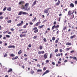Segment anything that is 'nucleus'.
<instances>
[{
  "label": "nucleus",
  "instance_id": "obj_60",
  "mask_svg": "<svg viewBox=\"0 0 77 77\" xmlns=\"http://www.w3.org/2000/svg\"><path fill=\"white\" fill-rule=\"evenodd\" d=\"M37 66H38V67H39V68H40V65L37 64Z\"/></svg>",
  "mask_w": 77,
  "mask_h": 77
},
{
  "label": "nucleus",
  "instance_id": "obj_37",
  "mask_svg": "<svg viewBox=\"0 0 77 77\" xmlns=\"http://www.w3.org/2000/svg\"><path fill=\"white\" fill-rule=\"evenodd\" d=\"M57 35H58L59 33V30H58L57 32Z\"/></svg>",
  "mask_w": 77,
  "mask_h": 77
},
{
  "label": "nucleus",
  "instance_id": "obj_55",
  "mask_svg": "<svg viewBox=\"0 0 77 77\" xmlns=\"http://www.w3.org/2000/svg\"><path fill=\"white\" fill-rule=\"evenodd\" d=\"M29 24L30 25H33V23L30 22H29Z\"/></svg>",
  "mask_w": 77,
  "mask_h": 77
},
{
  "label": "nucleus",
  "instance_id": "obj_12",
  "mask_svg": "<svg viewBox=\"0 0 77 77\" xmlns=\"http://www.w3.org/2000/svg\"><path fill=\"white\" fill-rule=\"evenodd\" d=\"M60 3V2L59 0H58V2L56 3V6H58Z\"/></svg>",
  "mask_w": 77,
  "mask_h": 77
},
{
  "label": "nucleus",
  "instance_id": "obj_30",
  "mask_svg": "<svg viewBox=\"0 0 77 77\" xmlns=\"http://www.w3.org/2000/svg\"><path fill=\"white\" fill-rule=\"evenodd\" d=\"M69 50H70V48H67L66 49V51H68Z\"/></svg>",
  "mask_w": 77,
  "mask_h": 77
},
{
  "label": "nucleus",
  "instance_id": "obj_61",
  "mask_svg": "<svg viewBox=\"0 0 77 77\" xmlns=\"http://www.w3.org/2000/svg\"><path fill=\"white\" fill-rule=\"evenodd\" d=\"M24 60H25V61H27V58H25L24 59Z\"/></svg>",
  "mask_w": 77,
  "mask_h": 77
},
{
  "label": "nucleus",
  "instance_id": "obj_4",
  "mask_svg": "<svg viewBox=\"0 0 77 77\" xmlns=\"http://www.w3.org/2000/svg\"><path fill=\"white\" fill-rule=\"evenodd\" d=\"M50 9H51V8H48L47 9H46L44 11L45 13H46V14H47L48 13V11Z\"/></svg>",
  "mask_w": 77,
  "mask_h": 77
},
{
  "label": "nucleus",
  "instance_id": "obj_34",
  "mask_svg": "<svg viewBox=\"0 0 77 77\" xmlns=\"http://www.w3.org/2000/svg\"><path fill=\"white\" fill-rule=\"evenodd\" d=\"M67 28V27L65 26L63 29V30H66V28Z\"/></svg>",
  "mask_w": 77,
  "mask_h": 77
},
{
  "label": "nucleus",
  "instance_id": "obj_32",
  "mask_svg": "<svg viewBox=\"0 0 77 77\" xmlns=\"http://www.w3.org/2000/svg\"><path fill=\"white\" fill-rule=\"evenodd\" d=\"M56 38H55V37H53L52 38V39L53 41H54L55 40V39Z\"/></svg>",
  "mask_w": 77,
  "mask_h": 77
},
{
  "label": "nucleus",
  "instance_id": "obj_2",
  "mask_svg": "<svg viewBox=\"0 0 77 77\" xmlns=\"http://www.w3.org/2000/svg\"><path fill=\"white\" fill-rule=\"evenodd\" d=\"M27 31H26V32H22V34H20V37H21V38L22 37H25L26 36V34H23V33H27Z\"/></svg>",
  "mask_w": 77,
  "mask_h": 77
},
{
  "label": "nucleus",
  "instance_id": "obj_56",
  "mask_svg": "<svg viewBox=\"0 0 77 77\" xmlns=\"http://www.w3.org/2000/svg\"><path fill=\"white\" fill-rule=\"evenodd\" d=\"M3 16H1L0 17V20H1V19H3Z\"/></svg>",
  "mask_w": 77,
  "mask_h": 77
},
{
  "label": "nucleus",
  "instance_id": "obj_48",
  "mask_svg": "<svg viewBox=\"0 0 77 77\" xmlns=\"http://www.w3.org/2000/svg\"><path fill=\"white\" fill-rule=\"evenodd\" d=\"M43 70L44 71H45V70H46V67H44Z\"/></svg>",
  "mask_w": 77,
  "mask_h": 77
},
{
  "label": "nucleus",
  "instance_id": "obj_40",
  "mask_svg": "<svg viewBox=\"0 0 77 77\" xmlns=\"http://www.w3.org/2000/svg\"><path fill=\"white\" fill-rule=\"evenodd\" d=\"M6 56H8V54H5L4 55V57H6Z\"/></svg>",
  "mask_w": 77,
  "mask_h": 77
},
{
  "label": "nucleus",
  "instance_id": "obj_22",
  "mask_svg": "<svg viewBox=\"0 0 77 77\" xmlns=\"http://www.w3.org/2000/svg\"><path fill=\"white\" fill-rule=\"evenodd\" d=\"M17 26H18V27H19V26H22V24H21V23H20L17 24Z\"/></svg>",
  "mask_w": 77,
  "mask_h": 77
},
{
  "label": "nucleus",
  "instance_id": "obj_23",
  "mask_svg": "<svg viewBox=\"0 0 77 77\" xmlns=\"http://www.w3.org/2000/svg\"><path fill=\"white\" fill-rule=\"evenodd\" d=\"M75 35H73V36H72L70 37V39H73L74 38V37H75Z\"/></svg>",
  "mask_w": 77,
  "mask_h": 77
},
{
  "label": "nucleus",
  "instance_id": "obj_27",
  "mask_svg": "<svg viewBox=\"0 0 77 77\" xmlns=\"http://www.w3.org/2000/svg\"><path fill=\"white\" fill-rule=\"evenodd\" d=\"M11 22H12V21H11V20H8L7 21V23H11Z\"/></svg>",
  "mask_w": 77,
  "mask_h": 77
},
{
  "label": "nucleus",
  "instance_id": "obj_25",
  "mask_svg": "<svg viewBox=\"0 0 77 77\" xmlns=\"http://www.w3.org/2000/svg\"><path fill=\"white\" fill-rule=\"evenodd\" d=\"M10 55L11 56V57H14V56H15V54H11Z\"/></svg>",
  "mask_w": 77,
  "mask_h": 77
},
{
  "label": "nucleus",
  "instance_id": "obj_36",
  "mask_svg": "<svg viewBox=\"0 0 77 77\" xmlns=\"http://www.w3.org/2000/svg\"><path fill=\"white\" fill-rule=\"evenodd\" d=\"M59 51V50H58V49H55L54 51L55 53H56L57 52V51Z\"/></svg>",
  "mask_w": 77,
  "mask_h": 77
},
{
  "label": "nucleus",
  "instance_id": "obj_53",
  "mask_svg": "<svg viewBox=\"0 0 77 77\" xmlns=\"http://www.w3.org/2000/svg\"><path fill=\"white\" fill-rule=\"evenodd\" d=\"M46 63H48L49 62V60H47L46 61Z\"/></svg>",
  "mask_w": 77,
  "mask_h": 77
},
{
  "label": "nucleus",
  "instance_id": "obj_10",
  "mask_svg": "<svg viewBox=\"0 0 77 77\" xmlns=\"http://www.w3.org/2000/svg\"><path fill=\"white\" fill-rule=\"evenodd\" d=\"M70 8H74V5L73 3H72L70 5Z\"/></svg>",
  "mask_w": 77,
  "mask_h": 77
},
{
  "label": "nucleus",
  "instance_id": "obj_44",
  "mask_svg": "<svg viewBox=\"0 0 77 77\" xmlns=\"http://www.w3.org/2000/svg\"><path fill=\"white\" fill-rule=\"evenodd\" d=\"M71 17H72V19H73V18H74V15L73 14L71 16Z\"/></svg>",
  "mask_w": 77,
  "mask_h": 77
},
{
  "label": "nucleus",
  "instance_id": "obj_16",
  "mask_svg": "<svg viewBox=\"0 0 77 77\" xmlns=\"http://www.w3.org/2000/svg\"><path fill=\"white\" fill-rule=\"evenodd\" d=\"M11 71H12V69H9V70H8V72H11Z\"/></svg>",
  "mask_w": 77,
  "mask_h": 77
},
{
  "label": "nucleus",
  "instance_id": "obj_8",
  "mask_svg": "<svg viewBox=\"0 0 77 77\" xmlns=\"http://www.w3.org/2000/svg\"><path fill=\"white\" fill-rule=\"evenodd\" d=\"M41 22L40 21V20H39V21L37 23L35 24V26H38L39 24H41Z\"/></svg>",
  "mask_w": 77,
  "mask_h": 77
},
{
  "label": "nucleus",
  "instance_id": "obj_28",
  "mask_svg": "<svg viewBox=\"0 0 77 77\" xmlns=\"http://www.w3.org/2000/svg\"><path fill=\"white\" fill-rule=\"evenodd\" d=\"M39 47L40 50L42 49V46H41V45H40Z\"/></svg>",
  "mask_w": 77,
  "mask_h": 77
},
{
  "label": "nucleus",
  "instance_id": "obj_33",
  "mask_svg": "<svg viewBox=\"0 0 77 77\" xmlns=\"http://www.w3.org/2000/svg\"><path fill=\"white\" fill-rule=\"evenodd\" d=\"M43 40L44 41V42H47V40H46V38H44L43 39Z\"/></svg>",
  "mask_w": 77,
  "mask_h": 77
},
{
  "label": "nucleus",
  "instance_id": "obj_62",
  "mask_svg": "<svg viewBox=\"0 0 77 77\" xmlns=\"http://www.w3.org/2000/svg\"><path fill=\"white\" fill-rule=\"evenodd\" d=\"M75 5H77V1H75Z\"/></svg>",
  "mask_w": 77,
  "mask_h": 77
},
{
  "label": "nucleus",
  "instance_id": "obj_46",
  "mask_svg": "<svg viewBox=\"0 0 77 77\" xmlns=\"http://www.w3.org/2000/svg\"><path fill=\"white\" fill-rule=\"evenodd\" d=\"M53 54H51L50 56V58H51V57L52 56Z\"/></svg>",
  "mask_w": 77,
  "mask_h": 77
},
{
  "label": "nucleus",
  "instance_id": "obj_20",
  "mask_svg": "<svg viewBox=\"0 0 77 77\" xmlns=\"http://www.w3.org/2000/svg\"><path fill=\"white\" fill-rule=\"evenodd\" d=\"M36 17H35L32 20V22H35L36 21Z\"/></svg>",
  "mask_w": 77,
  "mask_h": 77
},
{
  "label": "nucleus",
  "instance_id": "obj_7",
  "mask_svg": "<svg viewBox=\"0 0 77 77\" xmlns=\"http://www.w3.org/2000/svg\"><path fill=\"white\" fill-rule=\"evenodd\" d=\"M38 2V1L36 0H35L34 2L32 5V6H34L35 5H36V2Z\"/></svg>",
  "mask_w": 77,
  "mask_h": 77
},
{
  "label": "nucleus",
  "instance_id": "obj_42",
  "mask_svg": "<svg viewBox=\"0 0 77 77\" xmlns=\"http://www.w3.org/2000/svg\"><path fill=\"white\" fill-rule=\"evenodd\" d=\"M28 47H29V48H30L31 47H32V45L31 44H29L28 46Z\"/></svg>",
  "mask_w": 77,
  "mask_h": 77
},
{
  "label": "nucleus",
  "instance_id": "obj_35",
  "mask_svg": "<svg viewBox=\"0 0 77 77\" xmlns=\"http://www.w3.org/2000/svg\"><path fill=\"white\" fill-rule=\"evenodd\" d=\"M60 56V54H57L56 55V56L57 57H58V56Z\"/></svg>",
  "mask_w": 77,
  "mask_h": 77
},
{
  "label": "nucleus",
  "instance_id": "obj_6",
  "mask_svg": "<svg viewBox=\"0 0 77 77\" xmlns=\"http://www.w3.org/2000/svg\"><path fill=\"white\" fill-rule=\"evenodd\" d=\"M50 72V71L47 70L42 75V76H43V75H45V74H47V73H48V72Z\"/></svg>",
  "mask_w": 77,
  "mask_h": 77
},
{
  "label": "nucleus",
  "instance_id": "obj_11",
  "mask_svg": "<svg viewBox=\"0 0 77 77\" xmlns=\"http://www.w3.org/2000/svg\"><path fill=\"white\" fill-rule=\"evenodd\" d=\"M66 45H71L72 44H71V43L67 42L66 43Z\"/></svg>",
  "mask_w": 77,
  "mask_h": 77
},
{
  "label": "nucleus",
  "instance_id": "obj_9",
  "mask_svg": "<svg viewBox=\"0 0 77 77\" xmlns=\"http://www.w3.org/2000/svg\"><path fill=\"white\" fill-rule=\"evenodd\" d=\"M15 47L14 45L11 46L10 45L8 46V48H15Z\"/></svg>",
  "mask_w": 77,
  "mask_h": 77
},
{
  "label": "nucleus",
  "instance_id": "obj_51",
  "mask_svg": "<svg viewBox=\"0 0 77 77\" xmlns=\"http://www.w3.org/2000/svg\"><path fill=\"white\" fill-rule=\"evenodd\" d=\"M26 27V25H24L23 26V29H25Z\"/></svg>",
  "mask_w": 77,
  "mask_h": 77
},
{
  "label": "nucleus",
  "instance_id": "obj_17",
  "mask_svg": "<svg viewBox=\"0 0 77 77\" xmlns=\"http://www.w3.org/2000/svg\"><path fill=\"white\" fill-rule=\"evenodd\" d=\"M44 58H45V59H46L47 58V55L46 54H45L44 55Z\"/></svg>",
  "mask_w": 77,
  "mask_h": 77
},
{
  "label": "nucleus",
  "instance_id": "obj_21",
  "mask_svg": "<svg viewBox=\"0 0 77 77\" xmlns=\"http://www.w3.org/2000/svg\"><path fill=\"white\" fill-rule=\"evenodd\" d=\"M22 14H23V11H20L18 15H21Z\"/></svg>",
  "mask_w": 77,
  "mask_h": 77
},
{
  "label": "nucleus",
  "instance_id": "obj_1",
  "mask_svg": "<svg viewBox=\"0 0 77 77\" xmlns=\"http://www.w3.org/2000/svg\"><path fill=\"white\" fill-rule=\"evenodd\" d=\"M29 3H27L25 4V6L23 5H22L21 6L22 8L27 11H30V8L29 7L28 8V6H29Z\"/></svg>",
  "mask_w": 77,
  "mask_h": 77
},
{
  "label": "nucleus",
  "instance_id": "obj_59",
  "mask_svg": "<svg viewBox=\"0 0 77 77\" xmlns=\"http://www.w3.org/2000/svg\"><path fill=\"white\" fill-rule=\"evenodd\" d=\"M60 53H62V51H63V50H62V49H60Z\"/></svg>",
  "mask_w": 77,
  "mask_h": 77
},
{
  "label": "nucleus",
  "instance_id": "obj_26",
  "mask_svg": "<svg viewBox=\"0 0 77 77\" xmlns=\"http://www.w3.org/2000/svg\"><path fill=\"white\" fill-rule=\"evenodd\" d=\"M6 9H7V7H5L3 9V11H5L6 10Z\"/></svg>",
  "mask_w": 77,
  "mask_h": 77
},
{
  "label": "nucleus",
  "instance_id": "obj_14",
  "mask_svg": "<svg viewBox=\"0 0 77 77\" xmlns=\"http://www.w3.org/2000/svg\"><path fill=\"white\" fill-rule=\"evenodd\" d=\"M68 15H69V16H71V11H69L68 13Z\"/></svg>",
  "mask_w": 77,
  "mask_h": 77
},
{
  "label": "nucleus",
  "instance_id": "obj_13",
  "mask_svg": "<svg viewBox=\"0 0 77 77\" xmlns=\"http://www.w3.org/2000/svg\"><path fill=\"white\" fill-rule=\"evenodd\" d=\"M22 14H23V15H26V14H27V15L29 16V14H28V13H27L23 12Z\"/></svg>",
  "mask_w": 77,
  "mask_h": 77
},
{
  "label": "nucleus",
  "instance_id": "obj_64",
  "mask_svg": "<svg viewBox=\"0 0 77 77\" xmlns=\"http://www.w3.org/2000/svg\"><path fill=\"white\" fill-rule=\"evenodd\" d=\"M57 23H56V21H54V24H56Z\"/></svg>",
  "mask_w": 77,
  "mask_h": 77
},
{
  "label": "nucleus",
  "instance_id": "obj_31",
  "mask_svg": "<svg viewBox=\"0 0 77 77\" xmlns=\"http://www.w3.org/2000/svg\"><path fill=\"white\" fill-rule=\"evenodd\" d=\"M54 27H55V25H54L52 26V30H54Z\"/></svg>",
  "mask_w": 77,
  "mask_h": 77
},
{
  "label": "nucleus",
  "instance_id": "obj_63",
  "mask_svg": "<svg viewBox=\"0 0 77 77\" xmlns=\"http://www.w3.org/2000/svg\"><path fill=\"white\" fill-rule=\"evenodd\" d=\"M11 31H14V29L13 28H11Z\"/></svg>",
  "mask_w": 77,
  "mask_h": 77
},
{
  "label": "nucleus",
  "instance_id": "obj_15",
  "mask_svg": "<svg viewBox=\"0 0 77 77\" xmlns=\"http://www.w3.org/2000/svg\"><path fill=\"white\" fill-rule=\"evenodd\" d=\"M44 25H42L41 26H39L38 27V28H39V29H42V28H43V27H44Z\"/></svg>",
  "mask_w": 77,
  "mask_h": 77
},
{
  "label": "nucleus",
  "instance_id": "obj_18",
  "mask_svg": "<svg viewBox=\"0 0 77 77\" xmlns=\"http://www.w3.org/2000/svg\"><path fill=\"white\" fill-rule=\"evenodd\" d=\"M22 53V51H21V50H20L18 52V54H20Z\"/></svg>",
  "mask_w": 77,
  "mask_h": 77
},
{
  "label": "nucleus",
  "instance_id": "obj_38",
  "mask_svg": "<svg viewBox=\"0 0 77 77\" xmlns=\"http://www.w3.org/2000/svg\"><path fill=\"white\" fill-rule=\"evenodd\" d=\"M6 37H7V38H10V35H6Z\"/></svg>",
  "mask_w": 77,
  "mask_h": 77
},
{
  "label": "nucleus",
  "instance_id": "obj_47",
  "mask_svg": "<svg viewBox=\"0 0 77 77\" xmlns=\"http://www.w3.org/2000/svg\"><path fill=\"white\" fill-rule=\"evenodd\" d=\"M42 52L41 51H39L38 52V54H41Z\"/></svg>",
  "mask_w": 77,
  "mask_h": 77
},
{
  "label": "nucleus",
  "instance_id": "obj_3",
  "mask_svg": "<svg viewBox=\"0 0 77 77\" xmlns=\"http://www.w3.org/2000/svg\"><path fill=\"white\" fill-rule=\"evenodd\" d=\"M33 30H34V33H36L38 32V29H37V27H35L33 29Z\"/></svg>",
  "mask_w": 77,
  "mask_h": 77
},
{
  "label": "nucleus",
  "instance_id": "obj_45",
  "mask_svg": "<svg viewBox=\"0 0 77 77\" xmlns=\"http://www.w3.org/2000/svg\"><path fill=\"white\" fill-rule=\"evenodd\" d=\"M61 18V17H59V18H58V21L59 22H60V21Z\"/></svg>",
  "mask_w": 77,
  "mask_h": 77
},
{
  "label": "nucleus",
  "instance_id": "obj_5",
  "mask_svg": "<svg viewBox=\"0 0 77 77\" xmlns=\"http://www.w3.org/2000/svg\"><path fill=\"white\" fill-rule=\"evenodd\" d=\"M24 4V1H20L19 3V5H23Z\"/></svg>",
  "mask_w": 77,
  "mask_h": 77
},
{
  "label": "nucleus",
  "instance_id": "obj_41",
  "mask_svg": "<svg viewBox=\"0 0 77 77\" xmlns=\"http://www.w3.org/2000/svg\"><path fill=\"white\" fill-rule=\"evenodd\" d=\"M31 74H33V73H34V71H33V70H32L31 71Z\"/></svg>",
  "mask_w": 77,
  "mask_h": 77
},
{
  "label": "nucleus",
  "instance_id": "obj_24",
  "mask_svg": "<svg viewBox=\"0 0 77 77\" xmlns=\"http://www.w3.org/2000/svg\"><path fill=\"white\" fill-rule=\"evenodd\" d=\"M59 25H57V26H55V29H57V28H59Z\"/></svg>",
  "mask_w": 77,
  "mask_h": 77
},
{
  "label": "nucleus",
  "instance_id": "obj_39",
  "mask_svg": "<svg viewBox=\"0 0 77 77\" xmlns=\"http://www.w3.org/2000/svg\"><path fill=\"white\" fill-rule=\"evenodd\" d=\"M73 59H74L75 60V59H77V57H73Z\"/></svg>",
  "mask_w": 77,
  "mask_h": 77
},
{
  "label": "nucleus",
  "instance_id": "obj_43",
  "mask_svg": "<svg viewBox=\"0 0 77 77\" xmlns=\"http://www.w3.org/2000/svg\"><path fill=\"white\" fill-rule=\"evenodd\" d=\"M37 35L36 36H35L33 37V38L34 39H36L37 38Z\"/></svg>",
  "mask_w": 77,
  "mask_h": 77
},
{
  "label": "nucleus",
  "instance_id": "obj_29",
  "mask_svg": "<svg viewBox=\"0 0 77 77\" xmlns=\"http://www.w3.org/2000/svg\"><path fill=\"white\" fill-rule=\"evenodd\" d=\"M37 72H42V69H38Z\"/></svg>",
  "mask_w": 77,
  "mask_h": 77
},
{
  "label": "nucleus",
  "instance_id": "obj_52",
  "mask_svg": "<svg viewBox=\"0 0 77 77\" xmlns=\"http://www.w3.org/2000/svg\"><path fill=\"white\" fill-rule=\"evenodd\" d=\"M8 32V31H6V32H3V33H4V34H5L6 33V32Z\"/></svg>",
  "mask_w": 77,
  "mask_h": 77
},
{
  "label": "nucleus",
  "instance_id": "obj_19",
  "mask_svg": "<svg viewBox=\"0 0 77 77\" xmlns=\"http://www.w3.org/2000/svg\"><path fill=\"white\" fill-rule=\"evenodd\" d=\"M7 10L8 11H11V8L9 7L7 8Z\"/></svg>",
  "mask_w": 77,
  "mask_h": 77
},
{
  "label": "nucleus",
  "instance_id": "obj_54",
  "mask_svg": "<svg viewBox=\"0 0 77 77\" xmlns=\"http://www.w3.org/2000/svg\"><path fill=\"white\" fill-rule=\"evenodd\" d=\"M27 51H29L30 50V48H27Z\"/></svg>",
  "mask_w": 77,
  "mask_h": 77
},
{
  "label": "nucleus",
  "instance_id": "obj_49",
  "mask_svg": "<svg viewBox=\"0 0 77 77\" xmlns=\"http://www.w3.org/2000/svg\"><path fill=\"white\" fill-rule=\"evenodd\" d=\"M74 51L72 50L71 51L70 53H74Z\"/></svg>",
  "mask_w": 77,
  "mask_h": 77
},
{
  "label": "nucleus",
  "instance_id": "obj_57",
  "mask_svg": "<svg viewBox=\"0 0 77 77\" xmlns=\"http://www.w3.org/2000/svg\"><path fill=\"white\" fill-rule=\"evenodd\" d=\"M55 43H57V42H58V40L57 39L56 40L55 42Z\"/></svg>",
  "mask_w": 77,
  "mask_h": 77
},
{
  "label": "nucleus",
  "instance_id": "obj_58",
  "mask_svg": "<svg viewBox=\"0 0 77 77\" xmlns=\"http://www.w3.org/2000/svg\"><path fill=\"white\" fill-rule=\"evenodd\" d=\"M41 52L42 54H44V53H45V52H44V51H41Z\"/></svg>",
  "mask_w": 77,
  "mask_h": 77
},
{
  "label": "nucleus",
  "instance_id": "obj_50",
  "mask_svg": "<svg viewBox=\"0 0 77 77\" xmlns=\"http://www.w3.org/2000/svg\"><path fill=\"white\" fill-rule=\"evenodd\" d=\"M15 58V59H17L18 58V57L16 56Z\"/></svg>",
  "mask_w": 77,
  "mask_h": 77
}]
</instances>
